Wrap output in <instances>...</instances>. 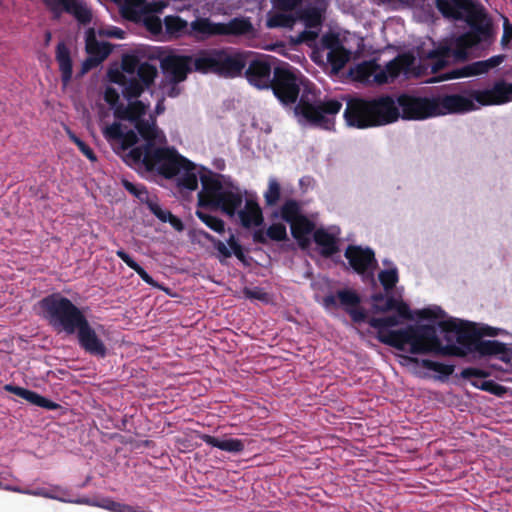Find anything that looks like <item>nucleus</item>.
<instances>
[{
    "instance_id": "obj_1",
    "label": "nucleus",
    "mask_w": 512,
    "mask_h": 512,
    "mask_svg": "<svg viewBox=\"0 0 512 512\" xmlns=\"http://www.w3.org/2000/svg\"><path fill=\"white\" fill-rule=\"evenodd\" d=\"M436 7L443 16L465 21L470 30L457 37L447 39L430 53L433 59L432 71L444 69L452 59L456 62L467 60L468 50L481 43L492 42V24L484 7L476 0H436Z\"/></svg>"
},
{
    "instance_id": "obj_2",
    "label": "nucleus",
    "mask_w": 512,
    "mask_h": 512,
    "mask_svg": "<svg viewBox=\"0 0 512 512\" xmlns=\"http://www.w3.org/2000/svg\"><path fill=\"white\" fill-rule=\"evenodd\" d=\"M381 340L383 344L400 351H404L409 345L411 354L433 353L441 356H466L459 344L443 345L437 335L436 327L430 324L409 325L398 331L390 332Z\"/></svg>"
},
{
    "instance_id": "obj_3",
    "label": "nucleus",
    "mask_w": 512,
    "mask_h": 512,
    "mask_svg": "<svg viewBox=\"0 0 512 512\" xmlns=\"http://www.w3.org/2000/svg\"><path fill=\"white\" fill-rule=\"evenodd\" d=\"M124 162L134 168H144L170 179L177 176L190 161L181 156L174 148L159 147L154 143H143L130 149L123 156Z\"/></svg>"
},
{
    "instance_id": "obj_4",
    "label": "nucleus",
    "mask_w": 512,
    "mask_h": 512,
    "mask_svg": "<svg viewBox=\"0 0 512 512\" xmlns=\"http://www.w3.org/2000/svg\"><path fill=\"white\" fill-rule=\"evenodd\" d=\"M400 116L395 100L389 95L373 99L354 98L347 102L344 119L348 126L358 129L386 125Z\"/></svg>"
},
{
    "instance_id": "obj_5",
    "label": "nucleus",
    "mask_w": 512,
    "mask_h": 512,
    "mask_svg": "<svg viewBox=\"0 0 512 512\" xmlns=\"http://www.w3.org/2000/svg\"><path fill=\"white\" fill-rule=\"evenodd\" d=\"M438 326L444 332L456 334L457 343L466 356L471 353L480 357L495 356L506 363L512 358V349L507 344L498 340H483V333L475 323L451 318L440 321Z\"/></svg>"
},
{
    "instance_id": "obj_6",
    "label": "nucleus",
    "mask_w": 512,
    "mask_h": 512,
    "mask_svg": "<svg viewBox=\"0 0 512 512\" xmlns=\"http://www.w3.org/2000/svg\"><path fill=\"white\" fill-rule=\"evenodd\" d=\"M224 176H202V190L198 193V204L201 207L220 210L233 217L242 206L244 193L239 186L223 181Z\"/></svg>"
},
{
    "instance_id": "obj_7",
    "label": "nucleus",
    "mask_w": 512,
    "mask_h": 512,
    "mask_svg": "<svg viewBox=\"0 0 512 512\" xmlns=\"http://www.w3.org/2000/svg\"><path fill=\"white\" fill-rule=\"evenodd\" d=\"M41 314L44 319L58 332L72 335L86 319L83 311L70 299L61 293H52L43 297L39 302Z\"/></svg>"
},
{
    "instance_id": "obj_8",
    "label": "nucleus",
    "mask_w": 512,
    "mask_h": 512,
    "mask_svg": "<svg viewBox=\"0 0 512 512\" xmlns=\"http://www.w3.org/2000/svg\"><path fill=\"white\" fill-rule=\"evenodd\" d=\"M190 34L198 39L212 36H253L255 28L249 17H234L227 23H214L209 18L199 17L190 23Z\"/></svg>"
},
{
    "instance_id": "obj_9",
    "label": "nucleus",
    "mask_w": 512,
    "mask_h": 512,
    "mask_svg": "<svg viewBox=\"0 0 512 512\" xmlns=\"http://www.w3.org/2000/svg\"><path fill=\"white\" fill-rule=\"evenodd\" d=\"M304 80L298 69L283 63L274 67L273 81L269 89L282 105L291 106L296 104Z\"/></svg>"
},
{
    "instance_id": "obj_10",
    "label": "nucleus",
    "mask_w": 512,
    "mask_h": 512,
    "mask_svg": "<svg viewBox=\"0 0 512 512\" xmlns=\"http://www.w3.org/2000/svg\"><path fill=\"white\" fill-rule=\"evenodd\" d=\"M272 60L273 57L268 55H252L247 52V65L242 75L251 86L259 90H268L273 81Z\"/></svg>"
},
{
    "instance_id": "obj_11",
    "label": "nucleus",
    "mask_w": 512,
    "mask_h": 512,
    "mask_svg": "<svg viewBox=\"0 0 512 512\" xmlns=\"http://www.w3.org/2000/svg\"><path fill=\"white\" fill-rule=\"evenodd\" d=\"M323 306L326 309L342 307L353 322L361 323L367 318L366 311L360 306L361 297L352 289H341L336 294L323 297Z\"/></svg>"
},
{
    "instance_id": "obj_12",
    "label": "nucleus",
    "mask_w": 512,
    "mask_h": 512,
    "mask_svg": "<svg viewBox=\"0 0 512 512\" xmlns=\"http://www.w3.org/2000/svg\"><path fill=\"white\" fill-rule=\"evenodd\" d=\"M341 108L342 103L335 99L317 105L312 104L308 99V91L305 90L295 107V113L312 124L322 125L326 121L324 114L335 115Z\"/></svg>"
},
{
    "instance_id": "obj_13",
    "label": "nucleus",
    "mask_w": 512,
    "mask_h": 512,
    "mask_svg": "<svg viewBox=\"0 0 512 512\" xmlns=\"http://www.w3.org/2000/svg\"><path fill=\"white\" fill-rule=\"evenodd\" d=\"M397 103L402 111V118L407 120H422L435 116L434 97H416L408 94H401Z\"/></svg>"
},
{
    "instance_id": "obj_14",
    "label": "nucleus",
    "mask_w": 512,
    "mask_h": 512,
    "mask_svg": "<svg viewBox=\"0 0 512 512\" xmlns=\"http://www.w3.org/2000/svg\"><path fill=\"white\" fill-rule=\"evenodd\" d=\"M43 2L53 13L54 19H59L65 11L82 25L92 21V12L82 0H43Z\"/></svg>"
},
{
    "instance_id": "obj_15",
    "label": "nucleus",
    "mask_w": 512,
    "mask_h": 512,
    "mask_svg": "<svg viewBox=\"0 0 512 512\" xmlns=\"http://www.w3.org/2000/svg\"><path fill=\"white\" fill-rule=\"evenodd\" d=\"M470 96L481 106L505 104L512 101V83L498 80L489 89L470 90Z\"/></svg>"
},
{
    "instance_id": "obj_16",
    "label": "nucleus",
    "mask_w": 512,
    "mask_h": 512,
    "mask_svg": "<svg viewBox=\"0 0 512 512\" xmlns=\"http://www.w3.org/2000/svg\"><path fill=\"white\" fill-rule=\"evenodd\" d=\"M467 94L468 96L452 94L434 97L435 116L465 113L474 110L476 108L475 100L471 98L470 91Z\"/></svg>"
},
{
    "instance_id": "obj_17",
    "label": "nucleus",
    "mask_w": 512,
    "mask_h": 512,
    "mask_svg": "<svg viewBox=\"0 0 512 512\" xmlns=\"http://www.w3.org/2000/svg\"><path fill=\"white\" fill-rule=\"evenodd\" d=\"M79 346L88 354L99 358L107 356V348L87 318L76 329Z\"/></svg>"
},
{
    "instance_id": "obj_18",
    "label": "nucleus",
    "mask_w": 512,
    "mask_h": 512,
    "mask_svg": "<svg viewBox=\"0 0 512 512\" xmlns=\"http://www.w3.org/2000/svg\"><path fill=\"white\" fill-rule=\"evenodd\" d=\"M191 62L190 56L170 54L160 60V67L170 82L180 83L191 71Z\"/></svg>"
},
{
    "instance_id": "obj_19",
    "label": "nucleus",
    "mask_w": 512,
    "mask_h": 512,
    "mask_svg": "<svg viewBox=\"0 0 512 512\" xmlns=\"http://www.w3.org/2000/svg\"><path fill=\"white\" fill-rule=\"evenodd\" d=\"M246 65L247 52H228L220 49L217 75L224 78L240 77Z\"/></svg>"
},
{
    "instance_id": "obj_20",
    "label": "nucleus",
    "mask_w": 512,
    "mask_h": 512,
    "mask_svg": "<svg viewBox=\"0 0 512 512\" xmlns=\"http://www.w3.org/2000/svg\"><path fill=\"white\" fill-rule=\"evenodd\" d=\"M352 269L358 274H364L368 269L377 265L374 251L361 246L349 245L344 253Z\"/></svg>"
},
{
    "instance_id": "obj_21",
    "label": "nucleus",
    "mask_w": 512,
    "mask_h": 512,
    "mask_svg": "<svg viewBox=\"0 0 512 512\" xmlns=\"http://www.w3.org/2000/svg\"><path fill=\"white\" fill-rule=\"evenodd\" d=\"M103 136L109 142L118 141L120 143V149L123 151L129 148L133 149V146L138 142L137 133L133 130L123 132L121 124L118 122L106 126L103 129Z\"/></svg>"
},
{
    "instance_id": "obj_22",
    "label": "nucleus",
    "mask_w": 512,
    "mask_h": 512,
    "mask_svg": "<svg viewBox=\"0 0 512 512\" xmlns=\"http://www.w3.org/2000/svg\"><path fill=\"white\" fill-rule=\"evenodd\" d=\"M3 389L6 392L12 393L18 397H21L22 399L28 401L29 403L45 408L47 410H56L60 407L59 404L53 402L52 400L41 396L37 392H34L32 390L25 389L20 386H16L13 384H6L4 385Z\"/></svg>"
},
{
    "instance_id": "obj_23",
    "label": "nucleus",
    "mask_w": 512,
    "mask_h": 512,
    "mask_svg": "<svg viewBox=\"0 0 512 512\" xmlns=\"http://www.w3.org/2000/svg\"><path fill=\"white\" fill-rule=\"evenodd\" d=\"M55 58L61 73L62 85L63 87H67L72 80L73 63L70 50L62 41L57 44Z\"/></svg>"
},
{
    "instance_id": "obj_24",
    "label": "nucleus",
    "mask_w": 512,
    "mask_h": 512,
    "mask_svg": "<svg viewBox=\"0 0 512 512\" xmlns=\"http://www.w3.org/2000/svg\"><path fill=\"white\" fill-rule=\"evenodd\" d=\"M236 213L238 214L240 223L244 228L260 226L264 221L261 207L252 199H247L244 209H238Z\"/></svg>"
},
{
    "instance_id": "obj_25",
    "label": "nucleus",
    "mask_w": 512,
    "mask_h": 512,
    "mask_svg": "<svg viewBox=\"0 0 512 512\" xmlns=\"http://www.w3.org/2000/svg\"><path fill=\"white\" fill-rule=\"evenodd\" d=\"M148 106L140 100L130 101L128 105L120 104L114 111L117 119L136 123L146 114Z\"/></svg>"
},
{
    "instance_id": "obj_26",
    "label": "nucleus",
    "mask_w": 512,
    "mask_h": 512,
    "mask_svg": "<svg viewBox=\"0 0 512 512\" xmlns=\"http://www.w3.org/2000/svg\"><path fill=\"white\" fill-rule=\"evenodd\" d=\"M220 49L202 51L194 59V68L202 73H218Z\"/></svg>"
},
{
    "instance_id": "obj_27",
    "label": "nucleus",
    "mask_w": 512,
    "mask_h": 512,
    "mask_svg": "<svg viewBox=\"0 0 512 512\" xmlns=\"http://www.w3.org/2000/svg\"><path fill=\"white\" fill-rule=\"evenodd\" d=\"M314 242L320 247V255L324 258H330L339 251L337 239L323 228L314 231Z\"/></svg>"
},
{
    "instance_id": "obj_28",
    "label": "nucleus",
    "mask_w": 512,
    "mask_h": 512,
    "mask_svg": "<svg viewBox=\"0 0 512 512\" xmlns=\"http://www.w3.org/2000/svg\"><path fill=\"white\" fill-rule=\"evenodd\" d=\"M200 438L207 445L230 453H240L245 448V444L241 439L229 438L221 440L208 434H203Z\"/></svg>"
},
{
    "instance_id": "obj_29",
    "label": "nucleus",
    "mask_w": 512,
    "mask_h": 512,
    "mask_svg": "<svg viewBox=\"0 0 512 512\" xmlns=\"http://www.w3.org/2000/svg\"><path fill=\"white\" fill-rule=\"evenodd\" d=\"M487 73V70L485 68V63L483 60L481 61H475L470 64H467L463 67L452 69L449 71L445 78L446 79H457V78H463V77H470V76H476Z\"/></svg>"
},
{
    "instance_id": "obj_30",
    "label": "nucleus",
    "mask_w": 512,
    "mask_h": 512,
    "mask_svg": "<svg viewBox=\"0 0 512 512\" xmlns=\"http://www.w3.org/2000/svg\"><path fill=\"white\" fill-rule=\"evenodd\" d=\"M85 49L88 55L95 57H102L106 53L108 57L112 52V46L109 43L97 40L93 29H90L87 33Z\"/></svg>"
},
{
    "instance_id": "obj_31",
    "label": "nucleus",
    "mask_w": 512,
    "mask_h": 512,
    "mask_svg": "<svg viewBox=\"0 0 512 512\" xmlns=\"http://www.w3.org/2000/svg\"><path fill=\"white\" fill-rule=\"evenodd\" d=\"M134 126L138 132V134L145 141L144 143H154L157 138V126L155 118L150 115L149 119H141L134 123Z\"/></svg>"
},
{
    "instance_id": "obj_32",
    "label": "nucleus",
    "mask_w": 512,
    "mask_h": 512,
    "mask_svg": "<svg viewBox=\"0 0 512 512\" xmlns=\"http://www.w3.org/2000/svg\"><path fill=\"white\" fill-rule=\"evenodd\" d=\"M368 324L378 330V340L383 343L381 338L388 335L390 332H394L395 330H386L388 327H394L399 324L398 316L391 315L387 317H372L368 320Z\"/></svg>"
},
{
    "instance_id": "obj_33",
    "label": "nucleus",
    "mask_w": 512,
    "mask_h": 512,
    "mask_svg": "<svg viewBox=\"0 0 512 512\" xmlns=\"http://www.w3.org/2000/svg\"><path fill=\"white\" fill-rule=\"evenodd\" d=\"M350 59V51L344 46L328 51L327 62L331 66V72L334 74L339 73Z\"/></svg>"
},
{
    "instance_id": "obj_34",
    "label": "nucleus",
    "mask_w": 512,
    "mask_h": 512,
    "mask_svg": "<svg viewBox=\"0 0 512 512\" xmlns=\"http://www.w3.org/2000/svg\"><path fill=\"white\" fill-rule=\"evenodd\" d=\"M314 227V223L303 214L290 223L291 234L298 241L312 233Z\"/></svg>"
},
{
    "instance_id": "obj_35",
    "label": "nucleus",
    "mask_w": 512,
    "mask_h": 512,
    "mask_svg": "<svg viewBox=\"0 0 512 512\" xmlns=\"http://www.w3.org/2000/svg\"><path fill=\"white\" fill-rule=\"evenodd\" d=\"M116 255L129 268L134 270L145 283L151 286H157V283L154 281V279L126 251L119 249L116 251Z\"/></svg>"
},
{
    "instance_id": "obj_36",
    "label": "nucleus",
    "mask_w": 512,
    "mask_h": 512,
    "mask_svg": "<svg viewBox=\"0 0 512 512\" xmlns=\"http://www.w3.org/2000/svg\"><path fill=\"white\" fill-rule=\"evenodd\" d=\"M408 359L411 362L419 363L423 368L437 372V373L443 375L444 377H449L454 372V365L445 364V363L433 361L430 359L418 360L417 358H412V357H409Z\"/></svg>"
},
{
    "instance_id": "obj_37",
    "label": "nucleus",
    "mask_w": 512,
    "mask_h": 512,
    "mask_svg": "<svg viewBox=\"0 0 512 512\" xmlns=\"http://www.w3.org/2000/svg\"><path fill=\"white\" fill-rule=\"evenodd\" d=\"M297 17L301 19L309 29L320 27L323 21L321 11L316 7L300 10Z\"/></svg>"
},
{
    "instance_id": "obj_38",
    "label": "nucleus",
    "mask_w": 512,
    "mask_h": 512,
    "mask_svg": "<svg viewBox=\"0 0 512 512\" xmlns=\"http://www.w3.org/2000/svg\"><path fill=\"white\" fill-rule=\"evenodd\" d=\"M184 171L183 174L178 178V186L189 191H194L198 187V178L195 173V166L190 161V164H187V167H183L181 171Z\"/></svg>"
},
{
    "instance_id": "obj_39",
    "label": "nucleus",
    "mask_w": 512,
    "mask_h": 512,
    "mask_svg": "<svg viewBox=\"0 0 512 512\" xmlns=\"http://www.w3.org/2000/svg\"><path fill=\"white\" fill-rule=\"evenodd\" d=\"M297 19L298 17L293 14L279 11L268 18L267 26L270 28H292Z\"/></svg>"
},
{
    "instance_id": "obj_40",
    "label": "nucleus",
    "mask_w": 512,
    "mask_h": 512,
    "mask_svg": "<svg viewBox=\"0 0 512 512\" xmlns=\"http://www.w3.org/2000/svg\"><path fill=\"white\" fill-rule=\"evenodd\" d=\"M382 313L395 310L399 317L403 319H411L412 314L408 304L403 302L402 300H397L393 296H390L388 300H386V304L383 307H379Z\"/></svg>"
},
{
    "instance_id": "obj_41",
    "label": "nucleus",
    "mask_w": 512,
    "mask_h": 512,
    "mask_svg": "<svg viewBox=\"0 0 512 512\" xmlns=\"http://www.w3.org/2000/svg\"><path fill=\"white\" fill-rule=\"evenodd\" d=\"M158 74L156 66L142 62L136 73V77L146 88H150L154 84V80Z\"/></svg>"
},
{
    "instance_id": "obj_42",
    "label": "nucleus",
    "mask_w": 512,
    "mask_h": 512,
    "mask_svg": "<svg viewBox=\"0 0 512 512\" xmlns=\"http://www.w3.org/2000/svg\"><path fill=\"white\" fill-rule=\"evenodd\" d=\"M411 64V60L406 55H400L389 61L385 68L387 69L388 76L392 80V82L401 74L403 70L408 68Z\"/></svg>"
},
{
    "instance_id": "obj_43",
    "label": "nucleus",
    "mask_w": 512,
    "mask_h": 512,
    "mask_svg": "<svg viewBox=\"0 0 512 512\" xmlns=\"http://www.w3.org/2000/svg\"><path fill=\"white\" fill-rule=\"evenodd\" d=\"M301 215V205L294 199L286 200L281 207V218L289 224Z\"/></svg>"
},
{
    "instance_id": "obj_44",
    "label": "nucleus",
    "mask_w": 512,
    "mask_h": 512,
    "mask_svg": "<svg viewBox=\"0 0 512 512\" xmlns=\"http://www.w3.org/2000/svg\"><path fill=\"white\" fill-rule=\"evenodd\" d=\"M147 88L135 77L127 79L122 94L127 100L138 98Z\"/></svg>"
},
{
    "instance_id": "obj_45",
    "label": "nucleus",
    "mask_w": 512,
    "mask_h": 512,
    "mask_svg": "<svg viewBox=\"0 0 512 512\" xmlns=\"http://www.w3.org/2000/svg\"><path fill=\"white\" fill-rule=\"evenodd\" d=\"M281 197V187L276 179H270L268 188L264 192V200L266 206H275Z\"/></svg>"
},
{
    "instance_id": "obj_46",
    "label": "nucleus",
    "mask_w": 512,
    "mask_h": 512,
    "mask_svg": "<svg viewBox=\"0 0 512 512\" xmlns=\"http://www.w3.org/2000/svg\"><path fill=\"white\" fill-rule=\"evenodd\" d=\"M196 216L211 230L217 233H223L225 231L224 221L216 216L197 210Z\"/></svg>"
},
{
    "instance_id": "obj_47",
    "label": "nucleus",
    "mask_w": 512,
    "mask_h": 512,
    "mask_svg": "<svg viewBox=\"0 0 512 512\" xmlns=\"http://www.w3.org/2000/svg\"><path fill=\"white\" fill-rule=\"evenodd\" d=\"M379 281L386 292L393 290L396 286L399 277L396 268L382 270L378 274Z\"/></svg>"
},
{
    "instance_id": "obj_48",
    "label": "nucleus",
    "mask_w": 512,
    "mask_h": 512,
    "mask_svg": "<svg viewBox=\"0 0 512 512\" xmlns=\"http://www.w3.org/2000/svg\"><path fill=\"white\" fill-rule=\"evenodd\" d=\"M471 384L478 389L490 392L497 396H501L506 391L504 386L496 383L493 380H484V381L474 380V381H471Z\"/></svg>"
},
{
    "instance_id": "obj_49",
    "label": "nucleus",
    "mask_w": 512,
    "mask_h": 512,
    "mask_svg": "<svg viewBox=\"0 0 512 512\" xmlns=\"http://www.w3.org/2000/svg\"><path fill=\"white\" fill-rule=\"evenodd\" d=\"M164 23L166 30L169 33H181L183 32L187 26L188 23L186 20L182 19L179 16H166L164 18Z\"/></svg>"
},
{
    "instance_id": "obj_50",
    "label": "nucleus",
    "mask_w": 512,
    "mask_h": 512,
    "mask_svg": "<svg viewBox=\"0 0 512 512\" xmlns=\"http://www.w3.org/2000/svg\"><path fill=\"white\" fill-rule=\"evenodd\" d=\"M377 70H379V64L371 60L359 64L356 72L359 79L368 80L370 77L374 78V74Z\"/></svg>"
},
{
    "instance_id": "obj_51",
    "label": "nucleus",
    "mask_w": 512,
    "mask_h": 512,
    "mask_svg": "<svg viewBox=\"0 0 512 512\" xmlns=\"http://www.w3.org/2000/svg\"><path fill=\"white\" fill-rule=\"evenodd\" d=\"M122 185L130 194L137 197L140 201H149L148 191L144 185H136L127 179H122Z\"/></svg>"
},
{
    "instance_id": "obj_52",
    "label": "nucleus",
    "mask_w": 512,
    "mask_h": 512,
    "mask_svg": "<svg viewBox=\"0 0 512 512\" xmlns=\"http://www.w3.org/2000/svg\"><path fill=\"white\" fill-rule=\"evenodd\" d=\"M321 47L328 51H332L344 46L340 40L338 34L333 32H328L324 34L320 40Z\"/></svg>"
},
{
    "instance_id": "obj_53",
    "label": "nucleus",
    "mask_w": 512,
    "mask_h": 512,
    "mask_svg": "<svg viewBox=\"0 0 512 512\" xmlns=\"http://www.w3.org/2000/svg\"><path fill=\"white\" fill-rule=\"evenodd\" d=\"M267 236L273 241H284L287 239L286 227L282 223H274L267 229Z\"/></svg>"
},
{
    "instance_id": "obj_54",
    "label": "nucleus",
    "mask_w": 512,
    "mask_h": 512,
    "mask_svg": "<svg viewBox=\"0 0 512 512\" xmlns=\"http://www.w3.org/2000/svg\"><path fill=\"white\" fill-rule=\"evenodd\" d=\"M227 244L232 254H234L239 261H241L244 264H247V258L244 253V249L233 234H231L230 237L227 239Z\"/></svg>"
},
{
    "instance_id": "obj_55",
    "label": "nucleus",
    "mask_w": 512,
    "mask_h": 512,
    "mask_svg": "<svg viewBox=\"0 0 512 512\" xmlns=\"http://www.w3.org/2000/svg\"><path fill=\"white\" fill-rule=\"evenodd\" d=\"M227 244L232 254H234L239 261H241L244 264H247V258L244 253V249L233 234H231L230 237L227 239Z\"/></svg>"
},
{
    "instance_id": "obj_56",
    "label": "nucleus",
    "mask_w": 512,
    "mask_h": 512,
    "mask_svg": "<svg viewBox=\"0 0 512 512\" xmlns=\"http://www.w3.org/2000/svg\"><path fill=\"white\" fill-rule=\"evenodd\" d=\"M303 0H272L273 7L278 11L291 12L302 5Z\"/></svg>"
},
{
    "instance_id": "obj_57",
    "label": "nucleus",
    "mask_w": 512,
    "mask_h": 512,
    "mask_svg": "<svg viewBox=\"0 0 512 512\" xmlns=\"http://www.w3.org/2000/svg\"><path fill=\"white\" fill-rule=\"evenodd\" d=\"M490 375L491 373L489 371L475 367L464 368L461 371V377L469 380L472 378L485 379L488 378Z\"/></svg>"
},
{
    "instance_id": "obj_58",
    "label": "nucleus",
    "mask_w": 512,
    "mask_h": 512,
    "mask_svg": "<svg viewBox=\"0 0 512 512\" xmlns=\"http://www.w3.org/2000/svg\"><path fill=\"white\" fill-rule=\"evenodd\" d=\"M141 63L135 56H125L122 60V70L128 74L137 73Z\"/></svg>"
},
{
    "instance_id": "obj_59",
    "label": "nucleus",
    "mask_w": 512,
    "mask_h": 512,
    "mask_svg": "<svg viewBox=\"0 0 512 512\" xmlns=\"http://www.w3.org/2000/svg\"><path fill=\"white\" fill-rule=\"evenodd\" d=\"M104 100L108 103L115 111L116 107L121 103L119 102V93L113 87H107L104 92Z\"/></svg>"
},
{
    "instance_id": "obj_60",
    "label": "nucleus",
    "mask_w": 512,
    "mask_h": 512,
    "mask_svg": "<svg viewBox=\"0 0 512 512\" xmlns=\"http://www.w3.org/2000/svg\"><path fill=\"white\" fill-rule=\"evenodd\" d=\"M149 210L162 222L166 223L170 211L163 210L160 205L154 201H146Z\"/></svg>"
},
{
    "instance_id": "obj_61",
    "label": "nucleus",
    "mask_w": 512,
    "mask_h": 512,
    "mask_svg": "<svg viewBox=\"0 0 512 512\" xmlns=\"http://www.w3.org/2000/svg\"><path fill=\"white\" fill-rule=\"evenodd\" d=\"M107 58V53L102 57H95L93 55H88V57L82 63V73H86L89 70L97 67L100 63H102Z\"/></svg>"
},
{
    "instance_id": "obj_62",
    "label": "nucleus",
    "mask_w": 512,
    "mask_h": 512,
    "mask_svg": "<svg viewBox=\"0 0 512 512\" xmlns=\"http://www.w3.org/2000/svg\"><path fill=\"white\" fill-rule=\"evenodd\" d=\"M213 247L217 250L218 259L221 263L232 256L231 250L219 239L214 242Z\"/></svg>"
},
{
    "instance_id": "obj_63",
    "label": "nucleus",
    "mask_w": 512,
    "mask_h": 512,
    "mask_svg": "<svg viewBox=\"0 0 512 512\" xmlns=\"http://www.w3.org/2000/svg\"><path fill=\"white\" fill-rule=\"evenodd\" d=\"M390 296H386L385 294L379 292L375 293L371 296L372 307L375 312L382 313L379 307H383L386 304V300L389 299Z\"/></svg>"
},
{
    "instance_id": "obj_64",
    "label": "nucleus",
    "mask_w": 512,
    "mask_h": 512,
    "mask_svg": "<svg viewBox=\"0 0 512 512\" xmlns=\"http://www.w3.org/2000/svg\"><path fill=\"white\" fill-rule=\"evenodd\" d=\"M108 78L112 83L119 84L122 86L125 84L127 80L126 76L118 69H110L108 71Z\"/></svg>"
}]
</instances>
